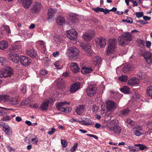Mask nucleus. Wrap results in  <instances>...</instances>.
Returning a JSON list of instances; mask_svg holds the SVG:
<instances>
[{"mask_svg": "<svg viewBox=\"0 0 152 152\" xmlns=\"http://www.w3.org/2000/svg\"><path fill=\"white\" fill-rule=\"evenodd\" d=\"M132 39L131 33L125 32L123 33L118 38V41L121 46H124L127 44V42L130 41Z\"/></svg>", "mask_w": 152, "mask_h": 152, "instance_id": "nucleus-1", "label": "nucleus"}, {"mask_svg": "<svg viewBox=\"0 0 152 152\" xmlns=\"http://www.w3.org/2000/svg\"><path fill=\"white\" fill-rule=\"evenodd\" d=\"M116 42V40L114 38L109 40L108 45L106 49V55H109L113 53L115 50Z\"/></svg>", "mask_w": 152, "mask_h": 152, "instance_id": "nucleus-2", "label": "nucleus"}, {"mask_svg": "<svg viewBox=\"0 0 152 152\" xmlns=\"http://www.w3.org/2000/svg\"><path fill=\"white\" fill-rule=\"evenodd\" d=\"M42 8V5L39 1H34L32 4L30 9L31 12L33 14H37L39 13Z\"/></svg>", "mask_w": 152, "mask_h": 152, "instance_id": "nucleus-3", "label": "nucleus"}, {"mask_svg": "<svg viewBox=\"0 0 152 152\" xmlns=\"http://www.w3.org/2000/svg\"><path fill=\"white\" fill-rule=\"evenodd\" d=\"M140 54L144 58L147 63L152 64V54L145 49L140 50Z\"/></svg>", "mask_w": 152, "mask_h": 152, "instance_id": "nucleus-4", "label": "nucleus"}, {"mask_svg": "<svg viewBox=\"0 0 152 152\" xmlns=\"http://www.w3.org/2000/svg\"><path fill=\"white\" fill-rule=\"evenodd\" d=\"M13 71L10 67L7 66L0 71V77H8L12 75Z\"/></svg>", "mask_w": 152, "mask_h": 152, "instance_id": "nucleus-5", "label": "nucleus"}, {"mask_svg": "<svg viewBox=\"0 0 152 152\" xmlns=\"http://www.w3.org/2000/svg\"><path fill=\"white\" fill-rule=\"evenodd\" d=\"M25 141L27 144L36 145L38 142V139L37 137L33 134H29L25 139Z\"/></svg>", "mask_w": 152, "mask_h": 152, "instance_id": "nucleus-6", "label": "nucleus"}, {"mask_svg": "<svg viewBox=\"0 0 152 152\" xmlns=\"http://www.w3.org/2000/svg\"><path fill=\"white\" fill-rule=\"evenodd\" d=\"M67 37L71 40H75L77 37V33L74 29H71L66 32Z\"/></svg>", "mask_w": 152, "mask_h": 152, "instance_id": "nucleus-7", "label": "nucleus"}, {"mask_svg": "<svg viewBox=\"0 0 152 152\" xmlns=\"http://www.w3.org/2000/svg\"><path fill=\"white\" fill-rule=\"evenodd\" d=\"M96 87L92 86L87 88L86 90V92L88 96H92L96 94Z\"/></svg>", "mask_w": 152, "mask_h": 152, "instance_id": "nucleus-8", "label": "nucleus"}, {"mask_svg": "<svg viewBox=\"0 0 152 152\" xmlns=\"http://www.w3.org/2000/svg\"><path fill=\"white\" fill-rule=\"evenodd\" d=\"M95 32L93 30H89L83 34V37L86 41H90L94 36Z\"/></svg>", "mask_w": 152, "mask_h": 152, "instance_id": "nucleus-9", "label": "nucleus"}, {"mask_svg": "<svg viewBox=\"0 0 152 152\" xmlns=\"http://www.w3.org/2000/svg\"><path fill=\"white\" fill-rule=\"evenodd\" d=\"M20 62L21 64L24 66H27L30 63V60L27 57L21 56L20 57Z\"/></svg>", "mask_w": 152, "mask_h": 152, "instance_id": "nucleus-10", "label": "nucleus"}, {"mask_svg": "<svg viewBox=\"0 0 152 152\" xmlns=\"http://www.w3.org/2000/svg\"><path fill=\"white\" fill-rule=\"evenodd\" d=\"M9 58L13 62L16 64L18 63L19 61L20 57L19 55L17 54H9Z\"/></svg>", "mask_w": 152, "mask_h": 152, "instance_id": "nucleus-11", "label": "nucleus"}, {"mask_svg": "<svg viewBox=\"0 0 152 152\" xmlns=\"http://www.w3.org/2000/svg\"><path fill=\"white\" fill-rule=\"evenodd\" d=\"M107 109L109 110L115 109L117 107L116 104L114 102L108 100L106 102Z\"/></svg>", "mask_w": 152, "mask_h": 152, "instance_id": "nucleus-12", "label": "nucleus"}, {"mask_svg": "<svg viewBox=\"0 0 152 152\" xmlns=\"http://www.w3.org/2000/svg\"><path fill=\"white\" fill-rule=\"evenodd\" d=\"M109 130L111 131L112 133L113 132L115 134H119L121 132V129L118 125H115L114 126H111Z\"/></svg>", "mask_w": 152, "mask_h": 152, "instance_id": "nucleus-13", "label": "nucleus"}, {"mask_svg": "<svg viewBox=\"0 0 152 152\" xmlns=\"http://www.w3.org/2000/svg\"><path fill=\"white\" fill-rule=\"evenodd\" d=\"M96 42H97L98 45L101 48L104 47L106 44V40L103 37H100L96 39Z\"/></svg>", "mask_w": 152, "mask_h": 152, "instance_id": "nucleus-14", "label": "nucleus"}, {"mask_svg": "<svg viewBox=\"0 0 152 152\" xmlns=\"http://www.w3.org/2000/svg\"><path fill=\"white\" fill-rule=\"evenodd\" d=\"M69 50L70 51V55L73 57L76 56L79 54V50L76 48L72 47L70 48Z\"/></svg>", "mask_w": 152, "mask_h": 152, "instance_id": "nucleus-15", "label": "nucleus"}, {"mask_svg": "<svg viewBox=\"0 0 152 152\" xmlns=\"http://www.w3.org/2000/svg\"><path fill=\"white\" fill-rule=\"evenodd\" d=\"M67 104H69V102H67L66 101H64L58 103L57 104L56 107L59 111L65 112V108L61 107V106H63Z\"/></svg>", "mask_w": 152, "mask_h": 152, "instance_id": "nucleus-16", "label": "nucleus"}, {"mask_svg": "<svg viewBox=\"0 0 152 152\" xmlns=\"http://www.w3.org/2000/svg\"><path fill=\"white\" fill-rule=\"evenodd\" d=\"M57 11L54 8H50L48 10V19L53 18L54 16V15L56 13Z\"/></svg>", "mask_w": 152, "mask_h": 152, "instance_id": "nucleus-17", "label": "nucleus"}, {"mask_svg": "<svg viewBox=\"0 0 152 152\" xmlns=\"http://www.w3.org/2000/svg\"><path fill=\"white\" fill-rule=\"evenodd\" d=\"M21 46L22 45L20 43L16 42L10 48V50L14 52H17L18 49L21 48Z\"/></svg>", "mask_w": 152, "mask_h": 152, "instance_id": "nucleus-18", "label": "nucleus"}, {"mask_svg": "<svg viewBox=\"0 0 152 152\" xmlns=\"http://www.w3.org/2000/svg\"><path fill=\"white\" fill-rule=\"evenodd\" d=\"M140 82L139 79L136 78H133L129 80L128 82V84L133 86L138 84Z\"/></svg>", "mask_w": 152, "mask_h": 152, "instance_id": "nucleus-19", "label": "nucleus"}, {"mask_svg": "<svg viewBox=\"0 0 152 152\" xmlns=\"http://www.w3.org/2000/svg\"><path fill=\"white\" fill-rule=\"evenodd\" d=\"M32 3V0H23L22 5L25 9H28L30 8Z\"/></svg>", "mask_w": 152, "mask_h": 152, "instance_id": "nucleus-20", "label": "nucleus"}, {"mask_svg": "<svg viewBox=\"0 0 152 152\" xmlns=\"http://www.w3.org/2000/svg\"><path fill=\"white\" fill-rule=\"evenodd\" d=\"M70 66L71 71L73 72L77 73L79 71V68L76 63H71Z\"/></svg>", "mask_w": 152, "mask_h": 152, "instance_id": "nucleus-21", "label": "nucleus"}, {"mask_svg": "<svg viewBox=\"0 0 152 152\" xmlns=\"http://www.w3.org/2000/svg\"><path fill=\"white\" fill-rule=\"evenodd\" d=\"M7 98H6V102H7V103L10 105H13L18 104V102L16 101V99L13 98H10L8 96H7Z\"/></svg>", "mask_w": 152, "mask_h": 152, "instance_id": "nucleus-22", "label": "nucleus"}, {"mask_svg": "<svg viewBox=\"0 0 152 152\" xmlns=\"http://www.w3.org/2000/svg\"><path fill=\"white\" fill-rule=\"evenodd\" d=\"M26 53L27 55L32 58H34L37 56L36 51L33 48L27 51Z\"/></svg>", "mask_w": 152, "mask_h": 152, "instance_id": "nucleus-23", "label": "nucleus"}, {"mask_svg": "<svg viewBox=\"0 0 152 152\" xmlns=\"http://www.w3.org/2000/svg\"><path fill=\"white\" fill-rule=\"evenodd\" d=\"M58 88L63 89L64 87V80L62 78H59L56 80Z\"/></svg>", "mask_w": 152, "mask_h": 152, "instance_id": "nucleus-24", "label": "nucleus"}, {"mask_svg": "<svg viewBox=\"0 0 152 152\" xmlns=\"http://www.w3.org/2000/svg\"><path fill=\"white\" fill-rule=\"evenodd\" d=\"M91 47L90 46H86L84 49L86 53L88 56H92L95 54V53L91 50Z\"/></svg>", "mask_w": 152, "mask_h": 152, "instance_id": "nucleus-25", "label": "nucleus"}, {"mask_svg": "<svg viewBox=\"0 0 152 152\" xmlns=\"http://www.w3.org/2000/svg\"><path fill=\"white\" fill-rule=\"evenodd\" d=\"M84 110V106L83 105H80L77 106L75 109V112L77 114L80 115L83 113Z\"/></svg>", "mask_w": 152, "mask_h": 152, "instance_id": "nucleus-26", "label": "nucleus"}, {"mask_svg": "<svg viewBox=\"0 0 152 152\" xmlns=\"http://www.w3.org/2000/svg\"><path fill=\"white\" fill-rule=\"evenodd\" d=\"M49 103V100L48 99L45 100L41 105L40 108L43 111L47 110Z\"/></svg>", "mask_w": 152, "mask_h": 152, "instance_id": "nucleus-27", "label": "nucleus"}, {"mask_svg": "<svg viewBox=\"0 0 152 152\" xmlns=\"http://www.w3.org/2000/svg\"><path fill=\"white\" fill-rule=\"evenodd\" d=\"M80 86L78 83H75L73 85L70 89L71 92L74 93L77 91L80 88Z\"/></svg>", "mask_w": 152, "mask_h": 152, "instance_id": "nucleus-28", "label": "nucleus"}, {"mask_svg": "<svg viewBox=\"0 0 152 152\" xmlns=\"http://www.w3.org/2000/svg\"><path fill=\"white\" fill-rule=\"evenodd\" d=\"M133 68L130 64L125 65L123 67V70L124 73H127L132 70Z\"/></svg>", "mask_w": 152, "mask_h": 152, "instance_id": "nucleus-29", "label": "nucleus"}, {"mask_svg": "<svg viewBox=\"0 0 152 152\" xmlns=\"http://www.w3.org/2000/svg\"><path fill=\"white\" fill-rule=\"evenodd\" d=\"M92 71V69L90 67H83L82 68L81 72L83 74H86L91 72Z\"/></svg>", "mask_w": 152, "mask_h": 152, "instance_id": "nucleus-30", "label": "nucleus"}, {"mask_svg": "<svg viewBox=\"0 0 152 152\" xmlns=\"http://www.w3.org/2000/svg\"><path fill=\"white\" fill-rule=\"evenodd\" d=\"M65 19L62 16H58L57 18L56 23L59 25H62L64 23Z\"/></svg>", "mask_w": 152, "mask_h": 152, "instance_id": "nucleus-31", "label": "nucleus"}, {"mask_svg": "<svg viewBox=\"0 0 152 152\" xmlns=\"http://www.w3.org/2000/svg\"><path fill=\"white\" fill-rule=\"evenodd\" d=\"M121 91L125 94H129L130 93V89L126 86H124L120 89Z\"/></svg>", "mask_w": 152, "mask_h": 152, "instance_id": "nucleus-32", "label": "nucleus"}, {"mask_svg": "<svg viewBox=\"0 0 152 152\" xmlns=\"http://www.w3.org/2000/svg\"><path fill=\"white\" fill-rule=\"evenodd\" d=\"M92 61L94 64H100L102 62V60L99 56H95L92 58Z\"/></svg>", "mask_w": 152, "mask_h": 152, "instance_id": "nucleus-33", "label": "nucleus"}, {"mask_svg": "<svg viewBox=\"0 0 152 152\" xmlns=\"http://www.w3.org/2000/svg\"><path fill=\"white\" fill-rule=\"evenodd\" d=\"M7 43L4 41H2L0 42V49L3 50L6 48L8 47Z\"/></svg>", "mask_w": 152, "mask_h": 152, "instance_id": "nucleus-34", "label": "nucleus"}, {"mask_svg": "<svg viewBox=\"0 0 152 152\" xmlns=\"http://www.w3.org/2000/svg\"><path fill=\"white\" fill-rule=\"evenodd\" d=\"M146 126H147V129H148L149 133H151L152 132V121L147 123Z\"/></svg>", "mask_w": 152, "mask_h": 152, "instance_id": "nucleus-35", "label": "nucleus"}, {"mask_svg": "<svg viewBox=\"0 0 152 152\" xmlns=\"http://www.w3.org/2000/svg\"><path fill=\"white\" fill-rule=\"evenodd\" d=\"M3 131L7 134L10 135L11 134L12 131L10 128L7 126L3 129Z\"/></svg>", "mask_w": 152, "mask_h": 152, "instance_id": "nucleus-36", "label": "nucleus"}, {"mask_svg": "<svg viewBox=\"0 0 152 152\" xmlns=\"http://www.w3.org/2000/svg\"><path fill=\"white\" fill-rule=\"evenodd\" d=\"M147 93L148 96L152 97V86H150L147 88Z\"/></svg>", "mask_w": 152, "mask_h": 152, "instance_id": "nucleus-37", "label": "nucleus"}, {"mask_svg": "<svg viewBox=\"0 0 152 152\" xmlns=\"http://www.w3.org/2000/svg\"><path fill=\"white\" fill-rule=\"evenodd\" d=\"M119 80L122 82H126L128 80V77L126 75H122L118 77Z\"/></svg>", "mask_w": 152, "mask_h": 152, "instance_id": "nucleus-38", "label": "nucleus"}, {"mask_svg": "<svg viewBox=\"0 0 152 152\" xmlns=\"http://www.w3.org/2000/svg\"><path fill=\"white\" fill-rule=\"evenodd\" d=\"M1 29L4 31L6 30L8 34L10 33L11 32L9 26L7 25L3 26L1 28Z\"/></svg>", "mask_w": 152, "mask_h": 152, "instance_id": "nucleus-39", "label": "nucleus"}, {"mask_svg": "<svg viewBox=\"0 0 152 152\" xmlns=\"http://www.w3.org/2000/svg\"><path fill=\"white\" fill-rule=\"evenodd\" d=\"M134 146L136 147H139V149L141 150H143L144 149H147V147L146 146L141 144H135L134 145Z\"/></svg>", "mask_w": 152, "mask_h": 152, "instance_id": "nucleus-40", "label": "nucleus"}, {"mask_svg": "<svg viewBox=\"0 0 152 152\" xmlns=\"http://www.w3.org/2000/svg\"><path fill=\"white\" fill-rule=\"evenodd\" d=\"M79 123L83 125L86 126L91 125L94 124V123L92 122H87L84 120L80 121Z\"/></svg>", "mask_w": 152, "mask_h": 152, "instance_id": "nucleus-41", "label": "nucleus"}, {"mask_svg": "<svg viewBox=\"0 0 152 152\" xmlns=\"http://www.w3.org/2000/svg\"><path fill=\"white\" fill-rule=\"evenodd\" d=\"M129 110L128 109L126 108L121 110L120 112V113L123 115H127L129 113Z\"/></svg>", "mask_w": 152, "mask_h": 152, "instance_id": "nucleus-42", "label": "nucleus"}, {"mask_svg": "<svg viewBox=\"0 0 152 152\" xmlns=\"http://www.w3.org/2000/svg\"><path fill=\"white\" fill-rule=\"evenodd\" d=\"M118 123V120L116 119H114L110 121L109 122V124L111 126H114L118 125L117 124Z\"/></svg>", "mask_w": 152, "mask_h": 152, "instance_id": "nucleus-43", "label": "nucleus"}, {"mask_svg": "<svg viewBox=\"0 0 152 152\" xmlns=\"http://www.w3.org/2000/svg\"><path fill=\"white\" fill-rule=\"evenodd\" d=\"M0 62L1 64V65L4 66L7 63V60L4 57H0Z\"/></svg>", "mask_w": 152, "mask_h": 152, "instance_id": "nucleus-44", "label": "nucleus"}, {"mask_svg": "<svg viewBox=\"0 0 152 152\" xmlns=\"http://www.w3.org/2000/svg\"><path fill=\"white\" fill-rule=\"evenodd\" d=\"M92 10L96 12H103L104 9L102 8H100L99 7H97L95 8H93Z\"/></svg>", "mask_w": 152, "mask_h": 152, "instance_id": "nucleus-45", "label": "nucleus"}, {"mask_svg": "<svg viewBox=\"0 0 152 152\" xmlns=\"http://www.w3.org/2000/svg\"><path fill=\"white\" fill-rule=\"evenodd\" d=\"M124 147L126 148H128L130 149L129 152H134L136 151V148L135 147L129 146L127 145H126L124 146Z\"/></svg>", "mask_w": 152, "mask_h": 152, "instance_id": "nucleus-46", "label": "nucleus"}, {"mask_svg": "<svg viewBox=\"0 0 152 152\" xmlns=\"http://www.w3.org/2000/svg\"><path fill=\"white\" fill-rule=\"evenodd\" d=\"M47 74H48V72L47 70L45 69H42L40 71L39 75L41 77H42Z\"/></svg>", "mask_w": 152, "mask_h": 152, "instance_id": "nucleus-47", "label": "nucleus"}, {"mask_svg": "<svg viewBox=\"0 0 152 152\" xmlns=\"http://www.w3.org/2000/svg\"><path fill=\"white\" fill-rule=\"evenodd\" d=\"M61 143L64 148L66 147L67 145V142L65 139H61Z\"/></svg>", "mask_w": 152, "mask_h": 152, "instance_id": "nucleus-48", "label": "nucleus"}, {"mask_svg": "<svg viewBox=\"0 0 152 152\" xmlns=\"http://www.w3.org/2000/svg\"><path fill=\"white\" fill-rule=\"evenodd\" d=\"M78 144L77 143H75L72 148H71L70 151L72 152H74L76 149H77V147Z\"/></svg>", "mask_w": 152, "mask_h": 152, "instance_id": "nucleus-49", "label": "nucleus"}, {"mask_svg": "<svg viewBox=\"0 0 152 152\" xmlns=\"http://www.w3.org/2000/svg\"><path fill=\"white\" fill-rule=\"evenodd\" d=\"M59 64V62L58 61H56L54 64V66L57 69H60L61 68V67L60 66Z\"/></svg>", "mask_w": 152, "mask_h": 152, "instance_id": "nucleus-50", "label": "nucleus"}, {"mask_svg": "<svg viewBox=\"0 0 152 152\" xmlns=\"http://www.w3.org/2000/svg\"><path fill=\"white\" fill-rule=\"evenodd\" d=\"M134 134L137 136H140L142 134V133L137 130H133Z\"/></svg>", "mask_w": 152, "mask_h": 152, "instance_id": "nucleus-51", "label": "nucleus"}, {"mask_svg": "<svg viewBox=\"0 0 152 152\" xmlns=\"http://www.w3.org/2000/svg\"><path fill=\"white\" fill-rule=\"evenodd\" d=\"M7 96L4 95H0V102L4 101L6 102V98H7Z\"/></svg>", "mask_w": 152, "mask_h": 152, "instance_id": "nucleus-52", "label": "nucleus"}, {"mask_svg": "<svg viewBox=\"0 0 152 152\" xmlns=\"http://www.w3.org/2000/svg\"><path fill=\"white\" fill-rule=\"evenodd\" d=\"M136 15L137 18H140L143 16V13L142 12H137Z\"/></svg>", "mask_w": 152, "mask_h": 152, "instance_id": "nucleus-53", "label": "nucleus"}, {"mask_svg": "<svg viewBox=\"0 0 152 152\" xmlns=\"http://www.w3.org/2000/svg\"><path fill=\"white\" fill-rule=\"evenodd\" d=\"M133 130L140 131L141 130H142V129L140 126L138 125H136L135 126Z\"/></svg>", "mask_w": 152, "mask_h": 152, "instance_id": "nucleus-54", "label": "nucleus"}, {"mask_svg": "<svg viewBox=\"0 0 152 152\" xmlns=\"http://www.w3.org/2000/svg\"><path fill=\"white\" fill-rule=\"evenodd\" d=\"M2 121H9L10 120V117L8 116H6V117H4L2 118Z\"/></svg>", "mask_w": 152, "mask_h": 152, "instance_id": "nucleus-55", "label": "nucleus"}, {"mask_svg": "<svg viewBox=\"0 0 152 152\" xmlns=\"http://www.w3.org/2000/svg\"><path fill=\"white\" fill-rule=\"evenodd\" d=\"M56 129L54 128H52L51 129V130L48 132V134L49 135H51L53 134L55 131Z\"/></svg>", "mask_w": 152, "mask_h": 152, "instance_id": "nucleus-56", "label": "nucleus"}, {"mask_svg": "<svg viewBox=\"0 0 152 152\" xmlns=\"http://www.w3.org/2000/svg\"><path fill=\"white\" fill-rule=\"evenodd\" d=\"M138 75L139 77H141L142 79H144L145 78V76L144 73L142 72H139L138 74Z\"/></svg>", "mask_w": 152, "mask_h": 152, "instance_id": "nucleus-57", "label": "nucleus"}, {"mask_svg": "<svg viewBox=\"0 0 152 152\" xmlns=\"http://www.w3.org/2000/svg\"><path fill=\"white\" fill-rule=\"evenodd\" d=\"M126 121L127 123L130 125H133L134 124V121L130 119H128Z\"/></svg>", "mask_w": 152, "mask_h": 152, "instance_id": "nucleus-58", "label": "nucleus"}, {"mask_svg": "<svg viewBox=\"0 0 152 152\" xmlns=\"http://www.w3.org/2000/svg\"><path fill=\"white\" fill-rule=\"evenodd\" d=\"M71 110V108L69 107H66L65 108V112L66 113H69L70 112Z\"/></svg>", "mask_w": 152, "mask_h": 152, "instance_id": "nucleus-59", "label": "nucleus"}, {"mask_svg": "<svg viewBox=\"0 0 152 152\" xmlns=\"http://www.w3.org/2000/svg\"><path fill=\"white\" fill-rule=\"evenodd\" d=\"M133 22V20L132 18H128L126 19V22L128 23H132Z\"/></svg>", "mask_w": 152, "mask_h": 152, "instance_id": "nucleus-60", "label": "nucleus"}, {"mask_svg": "<svg viewBox=\"0 0 152 152\" xmlns=\"http://www.w3.org/2000/svg\"><path fill=\"white\" fill-rule=\"evenodd\" d=\"M69 121L72 123H73L74 122H78L79 123V122L80 121H79L73 118L70 119L69 120Z\"/></svg>", "mask_w": 152, "mask_h": 152, "instance_id": "nucleus-61", "label": "nucleus"}, {"mask_svg": "<svg viewBox=\"0 0 152 152\" xmlns=\"http://www.w3.org/2000/svg\"><path fill=\"white\" fill-rule=\"evenodd\" d=\"M151 45V42L149 41H147L146 42V46L148 48L150 47Z\"/></svg>", "mask_w": 152, "mask_h": 152, "instance_id": "nucleus-62", "label": "nucleus"}, {"mask_svg": "<svg viewBox=\"0 0 152 152\" xmlns=\"http://www.w3.org/2000/svg\"><path fill=\"white\" fill-rule=\"evenodd\" d=\"M143 19L145 20H150L151 19V18L149 17H148L146 16H143Z\"/></svg>", "mask_w": 152, "mask_h": 152, "instance_id": "nucleus-63", "label": "nucleus"}, {"mask_svg": "<svg viewBox=\"0 0 152 152\" xmlns=\"http://www.w3.org/2000/svg\"><path fill=\"white\" fill-rule=\"evenodd\" d=\"M8 149L10 152H15V150L11 147H8Z\"/></svg>", "mask_w": 152, "mask_h": 152, "instance_id": "nucleus-64", "label": "nucleus"}]
</instances>
